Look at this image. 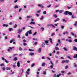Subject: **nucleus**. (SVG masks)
I'll list each match as a JSON object with an SVG mask.
<instances>
[{
	"mask_svg": "<svg viewBox=\"0 0 77 77\" xmlns=\"http://www.w3.org/2000/svg\"><path fill=\"white\" fill-rule=\"evenodd\" d=\"M25 36H29V34H28V32H27L25 34Z\"/></svg>",
	"mask_w": 77,
	"mask_h": 77,
	"instance_id": "5701e85b",
	"label": "nucleus"
},
{
	"mask_svg": "<svg viewBox=\"0 0 77 77\" xmlns=\"http://www.w3.org/2000/svg\"><path fill=\"white\" fill-rule=\"evenodd\" d=\"M34 44H35V45H37V44H38V42H35L34 43Z\"/></svg>",
	"mask_w": 77,
	"mask_h": 77,
	"instance_id": "774afa93",
	"label": "nucleus"
},
{
	"mask_svg": "<svg viewBox=\"0 0 77 77\" xmlns=\"http://www.w3.org/2000/svg\"><path fill=\"white\" fill-rule=\"evenodd\" d=\"M50 40V42L51 43V44H53V42H52V39L51 38H49Z\"/></svg>",
	"mask_w": 77,
	"mask_h": 77,
	"instance_id": "bb28decb",
	"label": "nucleus"
},
{
	"mask_svg": "<svg viewBox=\"0 0 77 77\" xmlns=\"http://www.w3.org/2000/svg\"><path fill=\"white\" fill-rule=\"evenodd\" d=\"M22 56H23V54H22L19 55V56L20 57H21Z\"/></svg>",
	"mask_w": 77,
	"mask_h": 77,
	"instance_id": "09e8293b",
	"label": "nucleus"
},
{
	"mask_svg": "<svg viewBox=\"0 0 77 77\" xmlns=\"http://www.w3.org/2000/svg\"><path fill=\"white\" fill-rule=\"evenodd\" d=\"M15 47H9V49H10L11 50H13V48H14Z\"/></svg>",
	"mask_w": 77,
	"mask_h": 77,
	"instance_id": "4468645a",
	"label": "nucleus"
},
{
	"mask_svg": "<svg viewBox=\"0 0 77 77\" xmlns=\"http://www.w3.org/2000/svg\"><path fill=\"white\" fill-rule=\"evenodd\" d=\"M37 33V32H35L32 35V36H35V35H36Z\"/></svg>",
	"mask_w": 77,
	"mask_h": 77,
	"instance_id": "f704fd0d",
	"label": "nucleus"
},
{
	"mask_svg": "<svg viewBox=\"0 0 77 77\" xmlns=\"http://www.w3.org/2000/svg\"><path fill=\"white\" fill-rule=\"evenodd\" d=\"M14 41V40H13V39L11 40L10 41V43H11V44H12V42H13Z\"/></svg>",
	"mask_w": 77,
	"mask_h": 77,
	"instance_id": "a878e982",
	"label": "nucleus"
},
{
	"mask_svg": "<svg viewBox=\"0 0 77 77\" xmlns=\"http://www.w3.org/2000/svg\"><path fill=\"white\" fill-rule=\"evenodd\" d=\"M5 62L6 63H9V61L6 60V59H5Z\"/></svg>",
	"mask_w": 77,
	"mask_h": 77,
	"instance_id": "7c9ffc66",
	"label": "nucleus"
},
{
	"mask_svg": "<svg viewBox=\"0 0 77 77\" xmlns=\"http://www.w3.org/2000/svg\"><path fill=\"white\" fill-rule=\"evenodd\" d=\"M74 58H77V54L74 55V56L73 57Z\"/></svg>",
	"mask_w": 77,
	"mask_h": 77,
	"instance_id": "a211bd4d",
	"label": "nucleus"
},
{
	"mask_svg": "<svg viewBox=\"0 0 77 77\" xmlns=\"http://www.w3.org/2000/svg\"><path fill=\"white\" fill-rule=\"evenodd\" d=\"M23 45L24 46H26L27 45V43H26L25 42H24L23 44Z\"/></svg>",
	"mask_w": 77,
	"mask_h": 77,
	"instance_id": "58836bf2",
	"label": "nucleus"
},
{
	"mask_svg": "<svg viewBox=\"0 0 77 77\" xmlns=\"http://www.w3.org/2000/svg\"><path fill=\"white\" fill-rule=\"evenodd\" d=\"M34 54H35L34 53H30L29 55H30V56H33V55H34Z\"/></svg>",
	"mask_w": 77,
	"mask_h": 77,
	"instance_id": "ddd939ff",
	"label": "nucleus"
},
{
	"mask_svg": "<svg viewBox=\"0 0 77 77\" xmlns=\"http://www.w3.org/2000/svg\"><path fill=\"white\" fill-rule=\"evenodd\" d=\"M12 24H13V23H12V22H10V23H9V24L10 25H12Z\"/></svg>",
	"mask_w": 77,
	"mask_h": 77,
	"instance_id": "338daca9",
	"label": "nucleus"
},
{
	"mask_svg": "<svg viewBox=\"0 0 77 77\" xmlns=\"http://www.w3.org/2000/svg\"><path fill=\"white\" fill-rule=\"evenodd\" d=\"M28 33H29V35H31V34H32V31L31 30L28 31L27 32Z\"/></svg>",
	"mask_w": 77,
	"mask_h": 77,
	"instance_id": "39448f33",
	"label": "nucleus"
},
{
	"mask_svg": "<svg viewBox=\"0 0 77 77\" xmlns=\"http://www.w3.org/2000/svg\"><path fill=\"white\" fill-rule=\"evenodd\" d=\"M69 61L68 60H65V63H69Z\"/></svg>",
	"mask_w": 77,
	"mask_h": 77,
	"instance_id": "cd10ccee",
	"label": "nucleus"
},
{
	"mask_svg": "<svg viewBox=\"0 0 77 77\" xmlns=\"http://www.w3.org/2000/svg\"><path fill=\"white\" fill-rule=\"evenodd\" d=\"M60 20V19L58 18H57L56 19H55L54 20V22H57V21H59Z\"/></svg>",
	"mask_w": 77,
	"mask_h": 77,
	"instance_id": "6e6552de",
	"label": "nucleus"
},
{
	"mask_svg": "<svg viewBox=\"0 0 77 77\" xmlns=\"http://www.w3.org/2000/svg\"><path fill=\"white\" fill-rule=\"evenodd\" d=\"M18 50L20 51H22V50H23V48L21 47H20L19 48Z\"/></svg>",
	"mask_w": 77,
	"mask_h": 77,
	"instance_id": "2eb2a0df",
	"label": "nucleus"
},
{
	"mask_svg": "<svg viewBox=\"0 0 77 77\" xmlns=\"http://www.w3.org/2000/svg\"><path fill=\"white\" fill-rule=\"evenodd\" d=\"M63 49H64V50L67 51V49H66V48L64 47L63 48Z\"/></svg>",
	"mask_w": 77,
	"mask_h": 77,
	"instance_id": "de8ad7c7",
	"label": "nucleus"
},
{
	"mask_svg": "<svg viewBox=\"0 0 77 77\" xmlns=\"http://www.w3.org/2000/svg\"><path fill=\"white\" fill-rule=\"evenodd\" d=\"M45 43H46V44H48V41H45Z\"/></svg>",
	"mask_w": 77,
	"mask_h": 77,
	"instance_id": "0e129e2a",
	"label": "nucleus"
},
{
	"mask_svg": "<svg viewBox=\"0 0 77 77\" xmlns=\"http://www.w3.org/2000/svg\"><path fill=\"white\" fill-rule=\"evenodd\" d=\"M34 66H35V64L33 63L32 64L31 66V67H33Z\"/></svg>",
	"mask_w": 77,
	"mask_h": 77,
	"instance_id": "4d7b16f0",
	"label": "nucleus"
},
{
	"mask_svg": "<svg viewBox=\"0 0 77 77\" xmlns=\"http://www.w3.org/2000/svg\"><path fill=\"white\" fill-rule=\"evenodd\" d=\"M17 38H19V39L21 38V37L20 36V35L18 34L17 35Z\"/></svg>",
	"mask_w": 77,
	"mask_h": 77,
	"instance_id": "4be33fe9",
	"label": "nucleus"
},
{
	"mask_svg": "<svg viewBox=\"0 0 77 77\" xmlns=\"http://www.w3.org/2000/svg\"><path fill=\"white\" fill-rule=\"evenodd\" d=\"M26 18H31V17L30 16H27Z\"/></svg>",
	"mask_w": 77,
	"mask_h": 77,
	"instance_id": "3c124183",
	"label": "nucleus"
},
{
	"mask_svg": "<svg viewBox=\"0 0 77 77\" xmlns=\"http://www.w3.org/2000/svg\"><path fill=\"white\" fill-rule=\"evenodd\" d=\"M42 29V31H44V27H42L41 28Z\"/></svg>",
	"mask_w": 77,
	"mask_h": 77,
	"instance_id": "603ef678",
	"label": "nucleus"
},
{
	"mask_svg": "<svg viewBox=\"0 0 77 77\" xmlns=\"http://www.w3.org/2000/svg\"><path fill=\"white\" fill-rule=\"evenodd\" d=\"M14 61H17L18 60V58H17V57H15L14 59Z\"/></svg>",
	"mask_w": 77,
	"mask_h": 77,
	"instance_id": "1a4fd4ad",
	"label": "nucleus"
},
{
	"mask_svg": "<svg viewBox=\"0 0 77 77\" xmlns=\"http://www.w3.org/2000/svg\"><path fill=\"white\" fill-rule=\"evenodd\" d=\"M41 48H40L38 49V51L39 53H41Z\"/></svg>",
	"mask_w": 77,
	"mask_h": 77,
	"instance_id": "dca6fc26",
	"label": "nucleus"
},
{
	"mask_svg": "<svg viewBox=\"0 0 77 77\" xmlns=\"http://www.w3.org/2000/svg\"><path fill=\"white\" fill-rule=\"evenodd\" d=\"M26 72L27 75H29V72L27 71Z\"/></svg>",
	"mask_w": 77,
	"mask_h": 77,
	"instance_id": "13d9d810",
	"label": "nucleus"
},
{
	"mask_svg": "<svg viewBox=\"0 0 77 77\" xmlns=\"http://www.w3.org/2000/svg\"><path fill=\"white\" fill-rule=\"evenodd\" d=\"M47 27H50V26H52V27H54V28H55V26H54V25L52 24H48L47 25Z\"/></svg>",
	"mask_w": 77,
	"mask_h": 77,
	"instance_id": "7ed1b4c3",
	"label": "nucleus"
},
{
	"mask_svg": "<svg viewBox=\"0 0 77 77\" xmlns=\"http://www.w3.org/2000/svg\"><path fill=\"white\" fill-rule=\"evenodd\" d=\"M17 66L18 67H20V61H19L17 62Z\"/></svg>",
	"mask_w": 77,
	"mask_h": 77,
	"instance_id": "20e7f679",
	"label": "nucleus"
},
{
	"mask_svg": "<svg viewBox=\"0 0 77 77\" xmlns=\"http://www.w3.org/2000/svg\"><path fill=\"white\" fill-rule=\"evenodd\" d=\"M41 11V10H39L36 12L37 13H39Z\"/></svg>",
	"mask_w": 77,
	"mask_h": 77,
	"instance_id": "5fc2aeb1",
	"label": "nucleus"
},
{
	"mask_svg": "<svg viewBox=\"0 0 77 77\" xmlns=\"http://www.w3.org/2000/svg\"><path fill=\"white\" fill-rule=\"evenodd\" d=\"M68 12H69V11H66L64 13V15H68Z\"/></svg>",
	"mask_w": 77,
	"mask_h": 77,
	"instance_id": "423d86ee",
	"label": "nucleus"
},
{
	"mask_svg": "<svg viewBox=\"0 0 77 77\" xmlns=\"http://www.w3.org/2000/svg\"><path fill=\"white\" fill-rule=\"evenodd\" d=\"M71 17L72 18H75V16H74L73 15H72Z\"/></svg>",
	"mask_w": 77,
	"mask_h": 77,
	"instance_id": "c756f323",
	"label": "nucleus"
},
{
	"mask_svg": "<svg viewBox=\"0 0 77 77\" xmlns=\"http://www.w3.org/2000/svg\"><path fill=\"white\" fill-rule=\"evenodd\" d=\"M52 55V54L51 53H50L48 54V56H51Z\"/></svg>",
	"mask_w": 77,
	"mask_h": 77,
	"instance_id": "bf43d9fd",
	"label": "nucleus"
},
{
	"mask_svg": "<svg viewBox=\"0 0 77 77\" xmlns=\"http://www.w3.org/2000/svg\"><path fill=\"white\" fill-rule=\"evenodd\" d=\"M43 19H44V16H42L41 17V18H40V20H43Z\"/></svg>",
	"mask_w": 77,
	"mask_h": 77,
	"instance_id": "79ce46f5",
	"label": "nucleus"
},
{
	"mask_svg": "<svg viewBox=\"0 0 77 77\" xmlns=\"http://www.w3.org/2000/svg\"><path fill=\"white\" fill-rule=\"evenodd\" d=\"M51 63V65L50 66V68L51 69H52L53 68V66H54V64L52 62V61H50Z\"/></svg>",
	"mask_w": 77,
	"mask_h": 77,
	"instance_id": "f257e3e1",
	"label": "nucleus"
},
{
	"mask_svg": "<svg viewBox=\"0 0 77 77\" xmlns=\"http://www.w3.org/2000/svg\"><path fill=\"white\" fill-rule=\"evenodd\" d=\"M67 57L68 58V59H70V60H71V58L70 57H69V56H67Z\"/></svg>",
	"mask_w": 77,
	"mask_h": 77,
	"instance_id": "864d4df0",
	"label": "nucleus"
},
{
	"mask_svg": "<svg viewBox=\"0 0 77 77\" xmlns=\"http://www.w3.org/2000/svg\"><path fill=\"white\" fill-rule=\"evenodd\" d=\"M45 65V63H42V66H44Z\"/></svg>",
	"mask_w": 77,
	"mask_h": 77,
	"instance_id": "aec40b11",
	"label": "nucleus"
},
{
	"mask_svg": "<svg viewBox=\"0 0 77 77\" xmlns=\"http://www.w3.org/2000/svg\"><path fill=\"white\" fill-rule=\"evenodd\" d=\"M43 74L45 75V74H46V72L45 71H43Z\"/></svg>",
	"mask_w": 77,
	"mask_h": 77,
	"instance_id": "72a5a7b5",
	"label": "nucleus"
},
{
	"mask_svg": "<svg viewBox=\"0 0 77 77\" xmlns=\"http://www.w3.org/2000/svg\"><path fill=\"white\" fill-rule=\"evenodd\" d=\"M71 34L72 35V36H74L75 35H74V32H71Z\"/></svg>",
	"mask_w": 77,
	"mask_h": 77,
	"instance_id": "473e14b6",
	"label": "nucleus"
},
{
	"mask_svg": "<svg viewBox=\"0 0 77 77\" xmlns=\"http://www.w3.org/2000/svg\"><path fill=\"white\" fill-rule=\"evenodd\" d=\"M68 14L69 15H72V12H68Z\"/></svg>",
	"mask_w": 77,
	"mask_h": 77,
	"instance_id": "9d476101",
	"label": "nucleus"
},
{
	"mask_svg": "<svg viewBox=\"0 0 77 77\" xmlns=\"http://www.w3.org/2000/svg\"><path fill=\"white\" fill-rule=\"evenodd\" d=\"M74 41H75V42H77V39H75L74 40Z\"/></svg>",
	"mask_w": 77,
	"mask_h": 77,
	"instance_id": "680f3d73",
	"label": "nucleus"
},
{
	"mask_svg": "<svg viewBox=\"0 0 77 77\" xmlns=\"http://www.w3.org/2000/svg\"><path fill=\"white\" fill-rule=\"evenodd\" d=\"M12 30H13V29L12 28H10L9 29V32H11V31Z\"/></svg>",
	"mask_w": 77,
	"mask_h": 77,
	"instance_id": "b1692460",
	"label": "nucleus"
},
{
	"mask_svg": "<svg viewBox=\"0 0 77 77\" xmlns=\"http://www.w3.org/2000/svg\"><path fill=\"white\" fill-rule=\"evenodd\" d=\"M8 25H7L6 24H4L3 25V27H7L8 26Z\"/></svg>",
	"mask_w": 77,
	"mask_h": 77,
	"instance_id": "f8f14e48",
	"label": "nucleus"
},
{
	"mask_svg": "<svg viewBox=\"0 0 77 77\" xmlns=\"http://www.w3.org/2000/svg\"><path fill=\"white\" fill-rule=\"evenodd\" d=\"M4 63L1 64H0L1 66H4Z\"/></svg>",
	"mask_w": 77,
	"mask_h": 77,
	"instance_id": "c03bdc74",
	"label": "nucleus"
},
{
	"mask_svg": "<svg viewBox=\"0 0 77 77\" xmlns=\"http://www.w3.org/2000/svg\"><path fill=\"white\" fill-rule=\"evenodd\" d=\"M68 41L69 42H72V40L71 39L69 40Z\"/></svg>",
	"mask_w": 77,
	"mask_h": 77,
	"instance_id": "a19ab883",
	"label": "nucleus"
},
{
	"mask_svg": "<svg viewBox=\"0 0 77 77\" xmlns=\"http://www.w3.org/2000/svg\"><path fill=\"white\" fill-rule=\"evenodd\" d=\"M61 63H65V60H63L61 62Z\"/></svg>",
	"mask_w": 77,
	"mask_h": 77,
	"instance_id": "c9c22d12",
	"label": "nucleus"
},
{
	"mask_svg": "<svg viewBox=\"0 0 77 77\" xmlns=\"http://www.w3.org/2000/svg\"><path fill=\"white\" fill-rule=\"evenodd\" d=\"M43 14H45V15H46V14H47V11H43Z\"/></svg>",
	"mask_w": 77,
	"mask_h": 77,
	"instance_id": "6ab92c4d",
	"label": "nucleus"
},
{
	"mask_svg": "<svg viewBox=\"0 0 77 77\" xmlns=\"http://www.w3.org/2000/svg\"><path fill=\"white\" fill-rule=\"evenodd\" d=\"M51 6V5H49V6H48L47 7L48 8H50Z\"/></svg>",
	"mask_w": 77,
	"mask_h": 77,
	"instance_id": "052dcab7",
	"label": "nucleus"
},
{
	"mask_svg": "<svg viewBox=\"0 0 77 77\" xmlns=\"http://www.w3.org/2000/svg\"><path fill=\"white\" fill-rule=\"evenodd\" d=\"M62 20H63V21H64V22H66V20H65V19H63Z\"/></svg>",
	"mask_w": 77,
	"mask_h": 77,
	"instance_id": "e2e57ef3",
	"label": "nucleus"
},
{
	"mask_svg": "<svg viewBox=\"0 0 77 77\" xmlns=\"http://www.w3.org/2000/svg\"><path fill=\"white\" fill-rule=\"evenodd\" d=\"M17 25L15 24V25H14V28H17Z\"/></svg>",
	"mask_w": 77,
	"mask_h": 77,
	"instance_id": "37998d69",
	"label": "nucleus"
},
{
	"mask_svg": "<svg viewBox=\"0 0 77 77\" xmlns=\"http://www.w3.org/2000/svg\"><path fill=\"white\" fill-rule=\"evenodd\" d=\"M58 42H59V44H61V42H60V39H58Z\"/></svg>",
	"mask_w": 77,
	"mask_h": 77,
	"instance_id": "ea45409f",
	"label": "nucleus"
},
{
	"mask_svg": "<svg viewBox=\"0 0 77 77\" xmlns=\"http://www.w3.org/2000/svg\"><path fill=\"white\" fill-rule=\"evenodd\" d=\"M62 75V74L60 73V74H59V75H57V76H56V77H59V76L60 75Z\"/></svg>",
	"mask_w": 77,
	"mask_h": 77,
	"instance_id": "2f4dec72",
	"label": "nucleus"
},
{
	"mask_svg": "<svg viewBox=\"0 0 77 77\" xmlns=\"http://www.w3.org/2000/svg\"><path fill=\"white\" fill-rule=\"evenodd\" d=\"M30 24H35V23L34 22H31L30 23Z\"/></svg>",
	"mask_w": 77,
	"mask_h": 77,
	"instance_id": "9b49d317",
	"label": "nucleus"
},
{
	"mask_svg": "<svg viewBox=\"0 0 77 77\" xmlns=\"http://www.w3.org/2000/svg\"><path fill=\"white\" fill-rule=\"evenodd\" d=\"M73 50H75V51H77V48H76L75 46L73 48Z\"/></svg>",
	"mask_w": 77,
	"mask_h": 77,
	"instance_id": "0eeeda50",
	"label": "nucleus"
},
{
	"mask_svg": "<svg viewBox=\"0 0 77 77\" xmlns=\"http://www.w3.org/2000/svg\"><path fill=\"white\" fill-rule=\"evenodd\" d=\"M54 17H55V18H57V16L56 15V14H54Z\"/></svg>",
	"mask_w": 77,
	"mask_h": 77,
	"instance_id": "393cba45",
	"label": "nucleus"
},
{
	"mask_svg": "<svg viewBox=\"0 0 77 77\" xmlns=\"http://www.w3.org/2000/svg\"><path fill=\"white\" fill-rule=\"evenodd\" d=\"M55 48L56 49V50H59V48H58V47H57L56 46L55 47Z\"/></svg>",
	"mask_w": 77,
	"mask_h": 77,
	"instance_id": "f3484780",
	"label": "nucleus"
},
{
	"mask_svg": "<svg viewBox=\"0 0 77 77\" xmlns=\"http://www.w3.org/2000/svg\"><path fill=\"white\" fill-rule=\"evenodd\" d=\"M74 66L75 67H77V65L75 64V63H74Z\"/></svg>",
	"mask_w": 77,
	"mask_h": 77,
	"instance_id": "49530a36",
	"label": "nucleus"
},
{
	"mask_svg": "<svg viewBox=\"0 0 77 77\" xmlns=\"http://www.w3.org/2000/svg\"><path fill=\"white\" fill-rule=\"evenodd\" d=\"M29 51H34L35 50L31 49H29Z\"/></svg>",
	"mask_w": 77,
	"mask_h": 77,
	"instance_id": "a18cd8bd",
	"label": "nucleus"
},
{
	"mask_svg": "<svg viewBox=\"0 0 77 77\" xmlns=\"http://www.w3.org/2000/svg\"><path fill=\"white\" fill-rule=\"evenodd\" d=\"M18 8V6L17 5H15V7H14V9H17Z\"/></svg>",
	"mask_w": 77,
	"mask_h": 77,
	"instance_id": "412c9836",
	"label": "nucleus"
},
{
	"mask_svg": "<svg viewBox=\"0 0 77 77\" xmlns=\"http://www.w3.org/2000/svg\"><path fill=\"white\" fill-rule=\"evenodd\" d=\"M6 70H10L11 69V68L10 67H7L6 68Z\"/></svg>",
	"mask_w": 77,
	"mask_h": 77,
	"instance_id": "c85d7f7f",
	"label": "nucleus"
},
{
	"mask_svg": "<svg viewBox=\"0 0 77 77\" xmlns=\"http://www.w3.org/2000/svg\"><path fill=\"white\" fill-rule=\"evenodd\" d=\"M22 31H23V30L21 29H19V30H17V33H21V32H22Z\"/></svg>",
	"mask_w": 77,
	"mask_h": 77,
	"instance_id": "f03ea898",
	"label": "nucleus"
},
{
	"mask_svg": "<svg viewBox=\"0 0 77 77\" xmlns=\"http://www.w3.org/2000/svg\"><path fill=\"white\" fill-rule=\"evenodd\" d=\"M63 10H60L59 11V13H60V14H62V13L63 12Z\"/></svg>",
	"mask_w": 77,
	"mask_h": 77,
	"instance_id": "4c0bfd02",
	"label": "nucleus"
},
{
	"mask_svg": "<svg viewBox=\"0 0 77 77\" xmlns=\"http://www.w3.org/2000/svg\"><path fill=\"white\" fill-rule=\"evenodd\" d=\"M54 35H55V33H52L51 35V36H54Z\"/></svg>",
	"mask_w": 77,
	"mask_h": 77,
	"instance_id": "e433bc0d",
	"label": "nucleus"
},
{
	"mask_svg": "<svg viewBox=\"0 0 77 77\" xmlns=\"http://www.w3.org/2000/svg\"><path fill=\"white\" fill-rule=\"evenodd\" d=\"M61 72L62 74H64V73H65V71H61Z\"/></svg>",
	"mask_w": 77,
	"mask_h": 77,
	"instance_id": "6e6d98bb",
	"label": "nucleus"
},
{
	"mask_svg": "<svg viewBox=\"0 0 77 77\" xmlns=\"http://www.w3.org/2000/svg\"><path fill=\"white\" fill-rule=\"evenodd\" d=\"M38 7H41V6H42V5L41 4H38Z\"/></svg>",
	"mask_w": 77,
	"mask_h": 77,
	"instance_id": "8fccbe9b",
	"label": "nucleus"
},
{
	"mask_svg": "<svg viewBox=\"0 0 77 77\" xmlns=\"http://www.w3.org/2000/svg\"><path fill=\"white\" fill-rule=\"evenodd\" d=\"M68 68V66H65V69H67V68Z\"/></svg>",
	"mask_w": 77,
	"mask_h": 77,
	"instance_id": "69168bd1",
	"label": "nucleus"
}]
</instances>
